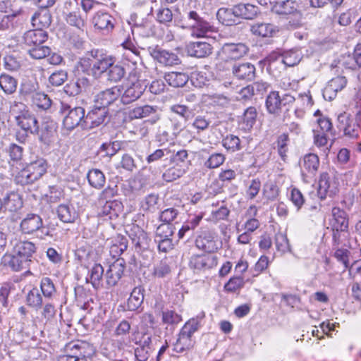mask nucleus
Listing matches in <instances>:
<instances>
[{"instance_id":"24","label":"nucleus","mask_w":361,"mask_h":361,"mask_svg":"<svg viewBox=\"0 0 361 361\" xmlns=\"http://www.w3.org/2000/svg\"><path fill=\"white\" fill-rule=\"evenodd\" d=\"M233 73L240 80H251L255 78V67L250 63L235 64L233 67Z\"/></svg>"},{"instance_id":"38","label":"nucleus","mask_w":361,"mask_h":361,"mask_svg":"<svg viewBox=\"0 0 361 361\" xmlns=\"http://www.w3.org/2000/svg\"><path fill=\"white\" fill-rule=\"evenodd\" d=\"M87 178L90 185L97 189L102 188L105 183V176L103 172L99 169H93L89 171Z\"/></svg>"},{"instance_id":"44","label":"nucleus","mask_w":361,"mask_h":361,"mask_svg":"<svg viewBox=\"0 0 361 361\" xmlns=\"http://www.w3.org/2000/svg\"><path fill=\"white\" fill-rule=\"evenodd\" d=\"M32 99L33 104L35 105L38 109L47 110L51 106V99L47 94L43 92H38L37 93L34 94Z\"/></svg>"},{"instance_id":"55","label":"nucleus","mask_w":361,"mask_h":361,"mask_svg":"<svg viewBox=\"0 0 361 361\" xmlns=\"http://www.w3.org/2000/svg\"><path fill=\"white\" fill-rule=\"evenodd\" d=\"M225 161V156L221 153H214L210 155L204 162V166L208 169H216L220 166Z\"/></svg>"},{"instance_id":"16","label":"nucleus","mask_w":361,"mask_h":361,"mask_svg":"<svg viewBox=\"0 0 361 361\" xmlns=\"http://www.w3.org/2000/svg\"><path fill=\"white\" fill-rule=\"evenodd\" d=\"M217 265V257L207 253L200 255H193L190 260V267L197 271H204Z\"/></svg>"},{"instance_id":"25","label":"nucleus","mask_w":361,"mask_h":361,"mask_svg":"<svg viewBox=\"0 0 361 361\" xmlns=\"http://www.w3.org/2000/svg\"><path fill=\"white\" fill-rule=\"evenodd\" d=\"M332 229L347 231L348 228V220L346 213L339 207H335L332 209Z\"/></svg>"},{"instance_id":"43","label":"nucleus","mask_w":361,"mask_h":361,"mask_svg":"<svg viewBox=\"0 0 361 361\" xmlns=\"http://www.w3.org/2000/svg\"><path fill=\"white\" fill-rule=\"evenodd\" d=\"M302 57L300 50L292 49L283 54L281 61L287 66H294L300 63Z\"/></svg>"},{"instance_id":"41","label":"nucleus","mask_w":361,"mask_h":361,"mask_svg":"<svg viewBox=\"0 0 361 361\" xmlns=\"http://www.w3.org/2000/svg\"><path fill=\"white\" fill-rule=\"evenodd\" d=\"M17 80L8 74H1L0 75V87L6 94L13 93L17 88Z\"/></svg>"},{"instance_id":"28","label":"nucleus","mask_w":361,"mask_h":361,"mask_svg":"<svg viewBox=\"0 0 361 361\" xmlns=\"http://www.w3.org/2000/svg\"><path fill=\"white\" fill-rule=\"evenodd\" d=\"M2 209L11 212H16L23 206V202L20 197L16 192L7 194L3 200Z\"/></svg>"},{"instance_id":"45","label":"nucleus","mask_w":361,"mask_h":361,"mask_svg":"<svg viewBox=\"0 0 361 361\" xmlns=\"http://www.w3.org/2000/svg\"><path fill=\"white\" fill-rule=\"evenodd\" d=\"M288 142L289 136L288 133H282L276 140L277 152L281 159L285 161L287 158V153L288 152Z\"/></svg>"},{"instance_id":"17","label":"nucleus","mask_w":361,"mask_h":361,"mask_svg":"<svg viewBox=\"0 0 361 361\" xmlns=\"http://www.w3.org/2000/svg\"><path fill=\"white\" fill-rule=\"evenodd\" d=\"M347 80L344 76H337L331 79L323 90V97L325 100L331 101L346 85Z\"/></svg>"},{"instance_id":"56","label":"nucleus","mask_w":361,"mask_h":361,"mask_svg":"<svg viewBox=\"0 0 361 361\" xmlns=\"http://www.w3.org/2000/svg\"><path fill=\"white\" fill-rule=\"evenodd\" d=\"M66 20L69 25L75 26L78 29H82L85 26V22L80 17L79 11H73L66 13Z\"/></svg>"},{"instance_id":"2","label":"nucleus","mask_w":361,"mask_h":361,"mask_svg":"<svg viewBox=\"0 0 361 361\" xmlns=\"http://www.w3.org/2000/svg\"><path fill=\"white\" fill-rule=\"evenodd\" d=\"M64 350L66 354L60 355L58 361H87L94 353L92 345L80 341L66 344Z\"/></svg>"},{"instance_id":"26","label":"nucleus","mask_w":361,"mask_h":361,"mask_svg":"<svg viewBox=\"0 0 361 361\" xmlns=\"http://www.w3.org/2000/svg\"><path fill=\"white\" fill-rule=\"evenodd\" d=\"M216 17L220 23L226 26L236 24L238 19L235 6L232 8H219L217 11Z\"/></svg>"},{"instance_id":"31","label":"nucleus","mask_w":361,"mask_h":361,"mask_svg":"<svg viewBox=\"0 0 361 361\" xmlns=\"http://www.w3.org/2000/svg\"><path fill=\"white\" fill-rule=\"evenodd\" d=\"M188 75L183 72H169L165 74L164 80L172 87H183L188 81Z\"/></svg>"},{"instance_id":"53","label":"nucleus","mask_w":361,"mask_h":361,"mask_svg":"<svg viewBox=\"0 0 361 361\" xmlns=\"http://www.w3.org/2000/svg\"><path fill=\"white\" fill-rule=\"evenodd\" d=\"M185 173V171L180 167H171L168 169L163 173V179L166 182H172L181 177Z\"/></svg>"},{"instance_id":"10","label":"nucleus","mask_w":361,"mask_h":361,"mask_svg":"<svg viewBox=\"0 0 361 361\" xmlns=\"http://www.w3.org/2000/svg\"><path fill=\"white\" fill-rule=\"evenodd\" d=\"M16 123L25 133L36 135L39 131V124L34 114L26 110L20 112L15 117Z\"/></svg>"},{"instance_id":"39","label":"nucleus","mask_w":361,"mask_h":361,"mask_svg":"<svg viewBox=\"0 0 361 361\" xmlns=\"http://www.w3.org/2000/svg\"><path fill=\"white\" fill-rule=\"evenodd\" d=\"M4 261L6 264L15 271L26 269L29 263L27 260L18 254L6 256Z\"/></svg>"},{"instance_id":"21","label":"nucleus","mask_w":361,"mask_h":361,"mask_svg":"<svg viewBox=\"0 0 361 361\" xmlns=\"http://www.w3.org/2000/svg\"><path fill=\"white\" fill-rule=\"evenodd\" d=\"M248 47L243 43H229L225 44L222 49V52L226 56L227 59L237 60L247 54Z\"/></svg>"},{"instance_id":"18","label":"nucleus","mask_w":361,"mask_h":361,"mask_svg":"<svg viewBox=\"0 0 361 361\" xmlns=\"http://www.w3.org/2000/svg\"><path fill=\"white\" fill-rule=\"evenodd\" d=\"M43 226L42 219L35 214H27L21 221L20 231L25 234H32Z\"/></svg>"},{"instance_id":"35","label":"nucleus","mask_w":361,"mask_h":361,"mask_svg":"<svg viewBox=\"0 0 361 361\" xmlns=\"http://www.w3.org/2000/svg\"><path fill=\"white\" fill-rule=\"evenodd\" d=\"M143 291L142 287H135L133 290L128 300V310L135 311L141 306L144 300Z\"/></svg>"},{"instance_id":"47","label":"nucleus","mask_w":361,"mask_h":361,"mask_svg":"<svg viewBox=\"0 0 361 361\" xmlns=\"http://www.w3.org/2000/svg\"><path fill=\"white\" fill-rule=\"evenodd\" d=\"M223 146L231 152L240 149V140L238 137L234 135H228L222 140Z\"/></svg>"},{"instance_id":"22","label":"nucleus","mask_w":361,"mask_h":361,"mask_svg":"<svg viewBox=\"0 0 361 361\" xmlns=\"http://www.w3.org/2000/svg\"><path fill=\"white\" fill-rule=\"evenodd\" d=\"M47 32L42 29L29 30L24 34L23 42L25 45L31 48L42 44L47 39Z\"/></svg>"},{"instance_id":"51","label":"nucleus","mask_w":361,"mask_h":361,"mask_svg":"<svg viewBox=\"0 0 361 361\" xmlns=\"http://www.w3.org/2000/svg\"><path fill=\"white\" fill-rule=\"evenodd\" d=\"M50 48L47 46L38 45L28 49L30 56L35 59H44L50 54Z\"/></svg>"},{"instance_id":"49","label":"nucleus","mask_w":361,"mask_h":361,"mask_svg":"<svg viewBox=\"0 0 361 361\" xmlns=\"http://www.w3.org/2000/svg\"><path fill=\"white\" fill-rule=\"evenodd\" d=\"M27 303L29 306L39 309L42 304V297L37 288H34L27 295Z\"/></svg>"},{"instance_id":"3","label":"nucleus","mask_w":361,"mask_h":361,"mask_svg":"<svg viewBox=\"0 0 361 361\" xmlns=\"http://www.w3.org/2000/svg\"><path fill=\"white\" fill-rule=\"evenodd\" d=\"M47 169V161L42 158L37 159L18 172L15 181L20 185L32 184L46 173Z\"/></svg>"},{"instance_id":"40","label":"nucleus","mask_w":361,"mask_h":361,"mask_svg":"<svg viewBox=\"0 0 361 361\" xmlns=\"http://www.w3.org/2000/svg\"><path fill=\"white\" fill-rule=\"evenodd\" d=\"M298 4L293 0L277 1L275 5L276 12L281 15L294 14L298 12Z\"/></svg>"},{"instance_id":"36","label":"nucleus","mask_w":361,"mask_h":361,"mask_svg":"<svg viewBox=\"0 0 361 361\" xmlns=\"http://www.w3.org/2000/svg\"><path fill=\"white\" fill-rule=\"evenodd\" d=\"M125 75L126 71L124 67L118 63H115V60L114 59L112 64L106 72L107 80L117 82L121 81Z\"/></svg>"},{"instance_id":"32","label":"nucleus","mask_w":361,"mask_h":361,"mask_svg":"<svg viewBox=\"0 0 361 361\" xmlns=\"http://www.w3.org/2000/svg\"><path fill=\"white\" fill-rule=\"evenodd\" d=\"M51 23V15L47 9H42L32 17V23L36 29L48 27Z\"/></svg>"},{"instance_id":"57","label":"nucleus","mask_w":361,"mask_h":361,"mask_svg":"<svg viewBox=\"0 0 361 361\" xmlns=\"http://www.w3.org/2000/svg\"><path fill=\"white\" fill-rule=\"evenodd\" d=\"M67 80V73L64 71H59L53 73L49 78V82L55 87L63 85Z\"/></svg>"},{"instance_id":"54","label":"nucleus","mask_w":361,"mask_h":361,"mask_svg":"<svg viewBox=\"0 0 361 361\" xmlns=\"http://www.w3.org/2000/svg\"><path fill=\"white\" fill-rule=\"evenodd\" d=\"M40 288L45 298H50L56 293L55 286L52 281L48 277L42 279Z\"/></svg>"},{"instance_id":"11","label":"nucleus","mask_w":361,"mask_h":361,"mask_svg":"<svg viewBox=\"0 0 361 361\" xmlns=\"http://www.w3.org/2000/svg\"><path fill=\"white\" fill-rule=\"evenodd\" d=\"M338 192V183L331 178L327 173H322L320 175L318 183V196L321 200L325 199L327 196L333 197Z\"/></svg>"},{"instance_id":"7","label":"nucleus","mask_w":361,"mask_h":361,"mask_svg":"<svg viewBox=\"0 0 361 361\" xmlns=\"http://www.w3.org/2000/svg\"><path fill=\"white\" fill-rule=\"evenodd\" d=\"M295 102V97L288 93L280 95L277 91L271 92L266 99V107L271 114L278 115L283 107L288 106Z\"/></svg>"},{"instance_id":"52","label":"nucleus","mask_w":361,"mask_h":361,"mask_svg":"<svg viewBox=\"0 0 361 361\" xmlns=\"http://www.w3.org/2000/svg\"><path fill=\"white\" fill-rule=\"evenodd\" d=\"M275 244L278 251L285 253L290 251L289 242L287 236L281 233H278L275 235Z\"/></svg>"},{"instance_id":"15","label":"nucleus","mask_w":361,"mask_h":361,"mask_svg":"<svg viewBox=\"0 0 361 361\" xmlns=\"http://www.w3.org/2000/svg\"><path fill=\"white\" fill-rule=\"evenodd\" d=\"M149 52L154 60L164 66H171L180 63L178 56L173 52L158 47H149Z\"/></svg>"},{"instance_id":"27","label":"nucleus","mask_w":361,"mask_h":361,"mask_svg":"<svg viewBox=\"0 0 361 361\" xmlns=\"http://www.w3.org/2000/svg\"><path fill=\"white\" fill-rule=\"evenodd\" d=\"M114 18L107 13L97 12L93 18L94 27L107 31L113 30Z\"/></svg>"},{"instance_id":"62","label":"nucleus","mask_w":361,"mask_h":361,"mask_svg":"<svg viewBox=\"0 0 361 361\" xmlns=\"http://www.w3.org/2000/svg\"><path fill=\"white\" fill-rule=\"evenodd\" d=\"M171 272V268L167 261L162 260L154 269V275L159 278H164Z\"/></svg>"},{"instance_id":"50","label":"nucleus","mask_w":361,"mask_h":361,"mask_svg":"<svg viewBox=\"0 0 361 361\" xmlns=\"http://www.w3.org/2000/svg\"><path fill=\"white\" fill-rule=\"evenodd\" d=\"M257 116V109L254 106L248 107L243 114V122L245 125V128L250 129L255 123Z\"/></svg>"},{"instance_id":"48","label":"nucleus","mask_w":361,"mask_h":361,"mask_svg":"<svg viewBox=\"0 0 361 361\" xmlns=\"http://www.w3.org/2000/svg\"><path fill=\"white\" fill-rule=\"evenodd\" d=\"M135 234L130 233V237L136 247H144L147 245V236L146 233L139 227L135 228Z\"/></svg>"},{"instance_id":"5","label":"nucleus","mask_w":361,"mask_h":361,"mask_svg":"<svg viewBox=\"0 0 361 361\" xmlns=\"http://www.w3.org/2000/svg\"><path fill=\"white\" fill-rule=\"evenodd\" d=\"M60 111L64 115L63 126L67 130H72L78 126L83 128L85 116V109L82 107L71 108L68 104L61 103Z\"/></svg>"},{"instance_id":"64","label":"nucleus","mask_w":361,"mask_h":361,"mask_svg":"<svg viewBox=\"0 0 361 361\" xmlns=\"http://www.w3.org/2000/svg\"><path fill=\"white\" fill-rule=\"evenodd\" d=\"M150 348L147 345H141L135 350V356L137 361H147L149 357Z\"/></svg>"},{"instance_id":"29","label":"nucleus","mask_w":361,"mask_h":361,"mask_svg":"<svg viewBox=\"0 0 361 361\" xmlns=\"http://www.w3.org/2000/svg\"><path fill=\"white\" fill-rule=\"evenodd\" d=\"M251 32L262 37H272L278 32V29L273 24L261 23L252 25Z\"/></svg>"},{"instance_id":"9","label":"nucleus","mask_w":361,"mask_h":361,"mask_svg":"<svg viewBox=\"0 0 361 361\" xmlns=\"http://www.w3.org/2000/svg\"><path fill=\"white\" fill-rule=\"evenodd\" d=\"M301 174L303 180L308 182V178H314L319 166L317 155L308 154L303 157L300 161Z\"/></svg>"},{"instance_id":"19","label":"nucleus","mask_w":361,"mask_h":361,"mask_svg":"<svg viewBox=\"0 0 361 361\" xmlns=\"http://www.w3.org/2000/svg\"><path fill=\"white\" fill-rule=\"evenodd\" d=\"M124 271L123 260L117 259L109 265L105 274L106 283L108 287L114 286L121 278Z\"/></svg>"},{"instance_id":"4","label":"nucleus","mask_w":361,"mask_h":361,"mask_svg":"<svg viewBox=\"0 0 361 361\" xmlns=\"http://www.w3.org/2000/svg\"><path fill=\"white\" fill-rule=\"evenodd\" d=\"M200 322L197 318H193L187 322L182 327L178 338L174 343V350L177 353H183L185 350L190 349L194 341L192 336L197 331L200 326Z\"/></svg>"},{"instance_id":"63","label":"nucleus","mask_w":361,"mask_h":361,"mask_svg":"<svg viewBox=\"0 0 361 361\" xmlns=\"http://www.w3.org/2000/svg\"><path fill=\"white\" fill-rule=\"evenodd\" d=\"M16 17V13L5 15L0 13V30H5L13 26Z\"/></svg>"},{"instance_id":"34","label":"nucleus","mask_w":361,"mask_h":361,"mask_svg":"<svg viewBox=\"0 0 361 361\" xmlns=\"http://www.w3.org/2000/svg\"><path fill=\"white\" fill-rule=\"evenodd\" d=\"M57 214L64 223H73L78 217L75 209L68 204H60L57 208Z\"/></svg>"},{"instance_id":"61","label":"nucleus","mask_w":361,"mask_h":361,"mask_svg":"<svg viewBox=\"0 0 361 361\" xmlns=\"http://www.w3.org/2000/svg\"><path fill=\"white\" fill-rule=\"evenodd\" d=\"M173 234V229L172 225L170 224H163L159 225L156 231L157 238H169Z\"/></svg>"},{"instance_id":"37","label":"nucleus","mask_w":361,"mask_h":361,"mask_svg":"<svg viewBox=\"0 0 361 361\" xmlns=\"http://www.w3.org/2000/svg\"><path fill=\"white\" fill-rule=\"evenodd\" d=\"M170 109L174 114L181 116L184 121H187L193 117L196 111L195 105L190 106L186 104H174L170 107Z\"/></svg>"},{"instance_id":"1","label":"nucleus","mask_w":361,"mask_h":361,"mask_svg":"<svg viewBox=\"0 0 361 361\" xmlns=\"http://www.w3.org/2000/svg\"><path fill=\"white\" fill-rule=\"evenodd\" d=\"M129 80L131 82L130 85L121 95V100L124 104H130L139 99L149 85V82L138 68H134L130 73Z\"/></svg>"},{"instance_id":"6","label":"nucleus","mask_w":361,"mask_h":361,"mask_svg":"<svg viewBox=\"0 0 361 361\" xmlns=\"http://www.w3.org/2000/svg\"><path fill=\"white\" fill-rule=\"evenodd\" d=\"M185 21L186 26L191 30V35L194 37H204L212 30V25L195 11L187 13Z\"/></svg>"},{"instance_id":"13","label":"nucleus","mask_w":361,"mask_h":361,"mask_svg":"<svg viewBox=\"0 0 361 361\" xmlns=\"http://www.w3.org/2000/svg\"><path fill=\"white\" fill-rule=\"evenodd\" d=\"M121 95L120 86H114L99 92L95 95V104L106 109L109 105L116 102Z\"/></svg>"},{"instance_id":"59","label":"nucleus","mask_w":361,"mask_h":361,"mask_svg":"<svg viewBox=\"0 0 361 361\" xmlns=\"http://www.w3.org/2000/svg\"><path fill=\"white\" fill-rule=\"evenodd\" d=\"M243 285L244 280L243 277H233L225 284L224 288L228 292H235V290L241 288Z\"/></svg>"},{"instance_id":"14","label":"nucleus","mask_w":361,"mask_h":361,"mask_svg":"<svg viewBox=\"0 0 361 361\" xmlns=\"http://www.w3.org/2000/svg\"><path fill=\"white\" fill-rule=\"evenodd\" d=\"M108 111L95 104L94 109L85 116L83 128H93L103 124L107 119Z\"/></svg>"},{"instance_id":"12","label":"nucleus","mask_w":361,"mask_h":361,"mask_svg":"<svg viewBox=\"0 0 361 361\" xmlns=\"http://www.w3.org/2000/svg\"><path fill=\"white\" fill-rule=\"evenodd\" d=\"M90 55L93 57L92 75L95 78H99L103 73H106L114 59L106 54L98 55V51H91Z\"/></svg>"},{"instance_id":"30","label":"nucleus","mask_w":361,"mask_h":361,"mask_svg":"<svg viewBox=\"0 0 361 361\" xmlns=\"http://www.w3.org/2000/svg\"><path fill=\"white\" fill-rule=\"evenodd\" d=\"M36 247L30 241H20L14 247V252L28 262H31V257L35 252Z\"/></svg>"},{"instance_id":"42","label":"nucleus","mask_w":361,"mask_h":361,"mask_svg":"<svg viewBox=\"0 0 361 361\" xmlns=\"http://www.w3.org/2000/svg\"><path fill=\"white\" fill-rule=\"evenodd\" d=\"M156 112V108L149 106L145 105L142 106H137L129 111V117L130 119L142 118Z\"/></svg>"},{"instance_id":"58","label":"nucleus","mask_w":361,"mask_h":361,"mask_svg":"<svg viewBox=\"0 0 361 361\" xmlns=\"http://www.w3.org/2000/svg\"><path fill=\"white\" fill-rule=\"evenodd\" d=\"M279 189L278 186L273 183H267L263 188V195L268 200L273 201L276 199L279 195Z\"/></svg>"},{"instance_id":"46","label":"nucleus","mask_w":361,"mask_h":361,"mask_svg":"<svg viewBox=\"0 0 361 361\" xmlns=\"http://www.w3.org/2000/svg\"><path fill=\"white\" fill-rule=\"evenodd\" d=\"M103 274V267L99 264H95L90 273V281L94 288H99L102 286Z\"/></svg>"},{"instance_id":"60","label":"nucleus","mask_w":361,"mask_h":361,"mask_svg":"<svg viewBox=\"0 0 361 361\" xmlns=\"http://www.w3.org/2000/svg\"><path fill=\"white\" fill-rule=\"evenodd\" d=\"M37 89V84L35 81L33 80H25L24 81L20 86V93L24 95H31L33 96L34 94L37 93L36 92Z\"/></svg>"},{"instance_id":"20","label":"nucleus","mask_w":361,"mask_h":361,"mask_svg":"<svg viewBox=\"0 0 361 361\" xmlns=\"http://www.w3.org/2000/svg\"><path fill=\"white\" fill-rule=\"evenodd\" d=\"M187 51L191 56L204 58L212 54V47L203 41L192 42L187 45Z\"/></svg>"},{"instance_id":"23","label":"nucleus","mask_w":361,"mask_h":361,"mask_svg":"<svg viewBox=\"0 0 361 361\" xmlns=\"http://www.w3.org/2000/svg\"><path fill=\"white\" fill-rule=\"evenodd\" d=\"M56 128V122L49 118H45L41 124V127H39V131L36 133V135L39 136L41 142L48 143L51 137L54 135Z\"/></svg>"},{"instance_id":"8","label":"nucleus","mask_w":361,"mask_h":361,"mask_svg":"<svg viewBox=\"0 0 361 361\" xmlns=\"http://www.w3.org/2000/svg\"><path fill=\"white\" fill-rule=\"evenodd\" d=\"M357 123L354 121L350 114L341 113L337 118V127L344 135L350 138L358 137L359 128H361V111L357 114Z\"/></svg>"},{"instance_id":"33","label":"nucleus","mask_w":361,"mask_h":361,"mask_svg":"<svg viewBox=\"0 0 361 361\" xmlns=\"http://www.w3.org/2000/svg\"><path fill=\"white\" fill-rule=\"evenodd\" d=\"M235 12L239 18L245 19H253L255 18L259 12L258 8L250 4H239L235 5Z\"/></svg>"}]
</instances>
